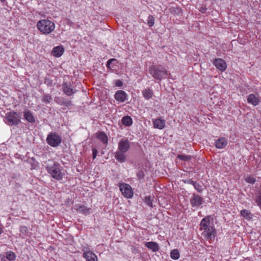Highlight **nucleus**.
<instances>
[{
    "label": "nucleus",
    "mask_w": 261,
    "mask_h": 261,
    "mask_svg": "<svg viewBox=\"0 0 261 261\" xmlns=\"http://www.w3.org/2000/svg\"><path fill=\"white\" fill-rule=\"evenodd\" d=\"M199 230L201 231V235L209 242L214 241L217 231L214 225L210 222V216L203 218L199 224Z\"/></svg>",
    "instance_id": "obj_1"
},
{
    "label": "nucleus",
    "mask_w": 261,
    "mask_h": 261,
    "mask_svg": "<svg viewBox=\"0 0 261 261\" xmlns=\"http://www.w3.org/2000/svg\"><path fill=\"white\" fill-rule=\"evenodd\" d=\"M47 172L54 179L61 180L65 175L66 171L58 162L51 161L45 166Z\"/></svg>",
    "instance_id": "obj_2"
},
{
    "label": "nucleus",
    "mask_w": 261,
    "mask_h": 261,
    "mask_svg": "<svg viewBox=\"0 0 261 261\" xmlns=\"http://www.w3.org/2000/svg\"><path fill=\"white\" fill-rule=\"evenodd\" d=\"M149 73L156 80L161 81L166 79L170 72L162 65H151L148 69Z\"/></svg>",
    "instance_id": "obj_3"
},
{
    "label": "nucleus",
    "mask_w": 261,
    "mask_h": 261,
    "mask_svg": "<svg viewBox=\"0 0 261 261\" xmlns=\"http://www.w3.org/2000/svg\"><path fill=\"white\" fill-rule=\"evenodd\" d=\"M36 26L38 30L45 35L50 34L55 28L54 22L47 19L39 20Z\"/></svg>",
    "instance_id": "obj_4"
},
{
    "label": "nucleus",
    "mask_w": 261,
    "mask_h": 261,
    "mask_svg": "<svg viewBox=\"0 0 261 261\" xmlns=\"http://www.w3.org/2000/svg\"><path fill=\"white\" fill-rule=\"evenodd\" d=\"M62 141L60 136L56 133H50L46 138L47 143L51 147H56L60 145Z\"/></svg>",
    "instance_id": "obj_5"
},
{
    "label": "nucleus",
    "mask_w": 261,
    "mask_h": 261,
    "mask_svg": "<svg viewBox=\"0 0 261 261\" xmlns=\"http://www.w3.org/2000/svg\"><path fill=\"white\" fill-rule=\"evenodd\" d=\"M6 123L10 125H16L20 122L19 115L15 112H10L6 114Z\"/></svg>",
    "instance_id": "obj_6"
},
{
    "label": "nucleus",
    "mask_w": 261,
    "mask_h": 261,
    "mask_svg": "<svg viewBox=\"0 0 261 261\" xmlns=\"http://www.w3.org/2000/svg\"><path fill=\"white\" fill-rule=\"evenodd\" d=\"M119 188L122 194L126 198H130L133 196L132 187L126 184H120Z\"/></svg>",
    "instance_id": "obj_7"
},
{
    "label": "nucleus",
    "mask_w": 261,
    "mask_h": 261,
    "mask_svg": "<svg viewBox=\"0 0 261 261\" xmlns=\"http://www.w3.org/2000/svg\"><path fill=\"white\" fill-rule=\"evenodd\" d=\"M203 202V199L201 196L193 194L190 198V203L193 207H198Z\"/></svg>",
    "instance_id": "obj_8"
},
{
    "label": "nucleus",
    "mask_w": 261,
    "mask_h": 261,
    "mask_svg": "<svg viewBox=\"0 0 261 261\" xmlns=\"http://www.w3.org/2000/svg\"><path fill=\"white\" fill-rule=\"evenodd\" d=\"M130 148V142L126 138H123L118 143V150L126 152Z\"/></svg>",
    "instance_id": "obj_9"
},
{
    "label": "nucleus",
    "mask_w": 261,
    "mask_h": 261,
    "mask_svg": "<svg viewBox=\"0 0 261 261\" xmlns=\"http://www.w3.org/2000/svg\"><path fill=\"white\" fill-rule=\"evenodd\" d=\"M228 144V140L225 137H220L215 140V146L218 149H223Z\"/></svg>",
    "instance_id": "obj_10"
},
{
    "label": "nucleus",
    "mask_w": 261,
    "mask_h": 261,
    "mask_svg": "<svg viewBox=\"0 0 261 261\" xmlns=\"http://www.w3.org/2000/svg\"><path fill=\"white\" fill-rule=\"evenodd\" d=\"M213 64L218 69L221 71H225L227 67L226 62L224 60L220 58L216 59L214 61Z\"/></svg>",
    "instance_id": "obj_11"
},
{
    "label": "nucleus",
    "mask_w": 261,
    "mask_h": 261,
    "mask_svg": "<svg viewBox=\"0 0 261 261\" xmlns=\"http://www.w3.org/2000/svg\"><path fill=\"white\" fill-rule=\"evenodd\" d=\"M153 126L154 128L159 129H163L165 128L166 125V121L162 118H159L153 119L152 121Z\"/></svg>",
    "instance_id": "obj_12"
},
{
    "label": "nucleus",
    "mask_w": 261,
    "mask_h": 261,
    "mask_svg": "<svg viewBox=\"0 0 261 261\" xmlns=\"http://www.w3.org/2000/svg\"><path fill=\"white\" fill-rule=\"evenodd\" d=\"M114 97L117 101L123 102L127 99V95L125 91L118 90L115 93Z\"/></svg>",
    "instance_id": "obj_13"
},
{
    "label": "nucleus",
    "mask_w": 261,
    "mask_h": 261,
    "mask_svg": "<svg viewBox=\"0 0 261 261\" xmlns=\"http://www.w3.org/2000/svg\"><path fill=\"white\" fill-rule=\"evenodd\" d=\"M83 256L86 261H98L97 255L91 251H86L84 252Z\"/></svg>",
    "instance_id": "obj_14"
},
{
    "label": "nucleus",
    "mask_w": 261,
    "mask_h": 261,
    "mask_svg": "<svg viewBox=\"0 0 261 261\" xmlns=\"http://www.w3.org/2000/svg\"><path fill=\"white\" fill-rule=\"evenodd\" d=\"M247 102L249 103L252 104L254 106H256L259 103L260 100L259 97L258 95H256L254 94H250L247 96Z\"/></svg>",
    "instance_id": "obj_15"
},
{
    "label": "nucleus",
    "mask_w": 261,
    "mask_h": 261,
    "mask_svg": "<svg viewBox=\"0 0 261 261\" xmlns=\"http://www.w3.org/2000/svg\"><path fill=\"white\" fill-rule=\"evenodd\" d=\"M63 92L67 96H71L75 92L74 91L72 86L67 83H64L63 85Z\"/></svg>",
    "instance_id": "obj_16"
},
{
    "label": "nucleus",
    "mask_w": 261,
    "mask_h": 261,
    "mask_svg": "<svg viewBox=\"0 0 261 261\" xmlns=\"http://www.w3.org/2000/svg\"><path fill=\"white\" fill-rule=\"evenodd\" d=\"M54 100L57 103L61 106L69 107L71 105V102L70 100H65L63 97H56Z\"/></svg>",
    "instance_id": "obj_17"
},
{
    "label": "nucleus",
    "mask_w": 261,
    "mask_h": 261,
    "mask_svg": "<svg viewBox=\"0 0 261 261\" xmlns=\"http://www.w3.org/2000/svg\"><path fill=\"white\" fill-rule=\"evenodd\" d=\"M145 246L153 252H156L159 250V246L158 244L154 242H145Z\"/></svg>",
    "instance_id": "obj_18"
},
{
    "label": "nucleus",
    "mask_w": 261,
    "mask_h": 261,
    "mask_svg": "<svg viewBox=\"0 0 261 261\" xmlns=\"http://www.w3.org/2000/svg\"><path fill=\"white\" fill-rule=\"evenodd\" d=\"M64 48L62 46L55 47L52 50V54L56 57H61L64 53Z\"/></svg>",
    "instance_id": "obj_19"
},
{
    "label": "nucleus",
    "mask_w": 261,
    "mask_h": 261,
    "mask_svg": "<svg viewBox=\"0 0 261 261\" xmlns=\"http://www.w3.org/2000/svg\"><path fill=\"white\" fill-rule=\"evenodd\" d=\"M143 97L146 100L151 99L153 96V90L150 88H146L142 91Z\"/></svg>",
    "instance_id": "obj_20"
},
{
    "label": "nucleus",
    "mask_w": 261,
    "mask_h": 261,
    "mask_svg": "<svg viewBox=\"0 0 261 261\" xmlns=\"http://www.w3.org/2000/svg\"><path fill=\"white\" fill-rule=\"evenodd\" d=\"M124 153L125 152L118 150L115 153V158L118 162L120 163L124 162L126 160V156Z\"/></svg>",
    "instance_id": "obj_21"
},
{
    "label": "nucleus",
    "mask_w": 261,
    "mask_h": 261,
    "mask_svg": "<svg viewBox=\"0 0 261 261\" xmlns=\"http://www.w3.org/2000/svg\"><path fill=\"white\" fill-rule=\"evenodd\" d=\"M74 209L79 213L82 214H87L89 213V208H87L85 205L82 204H76L74 206Z\"/></svg>",
    "instance_id": "obj_22"
},
{
    "label": "nucleus",
    "mask_w": 261,
    "mask_h": 261,
    "mask_svg": "<svg viewBox=\"0 0 261 261\" xmlns=\"http://www.w3.org/2000/svg\"><path fill=\"white\" fill-rule=\"evenodd\" d=\"M97 138L100 141L102 142L103 144L107 145L108 143V137L107 135L103 132H99L97 134Z\"/></svg>",
    "instance_id": "obj_23"
},
{
    "label": "nucleus",
    "mask_w": 261,
    "mask_h": 261,
    "mask_svg": "<svg viewBox=\"0 0 261 261\" xmlns=\"http://www.w3.org/2000/svg\"><path fill=\"white\" fill-rule=\"evenodd\" d=\"M24 117L29 122L33 123L35 122L34 117L30 111H25L24 112Z\"/></svg>",
    "instance_id": "obj_24"
},
{
    "label": "nucleus",
    "mask_w": 261,
    "mask_h": 261,
    "mask_svg": "<svg viewBox=\"0 0 261 261\" xmlns=\"http://www.w3.org/2000/svg\"><path fill=\"white\" fill-rule=\"evenodd\" d=\"M122 123L126 126H129L133 123L132 118L128 116H125L122 119Z\"/></svg>",
    "instance_id": "obj_25"
},
{
    "label": "nucleus",
    "mask_w": 261,
    "mask_h": 261,
    "mask_svg": "<svg viewBox=\"0 0 261 261\" xmlns=\"http://www.w3.org/2000/svg\"><path fill=\"white\" fill-rule=\"evenodd\" d=\"M19 231L20 232V236L22 238H25L29 236V230L26 226H20Z\"/></svg>",
    "instance_id": "obj_26"
},
{
    "label": "nucleus",
    "mask_w": 261,
    "mask_h": 261,
    "mask_svg": "<svg viewBox=\"0 0 261 261\" xmlns=\"http://www.w3.org/2000/svg\"><path fill=\"white\" fill-rule=\"evenodd\" d=\"M241 215L247 220H250L252 218L251 214L246 210H242L241 211Z\"/></svg>",
    "instance_id": "obj_27"
},
{
    "label": "nucleus",
    "mask_w": 261,
    "mask_h": 261,
    "mask_svg": "<svg viewBox=\"0 0 261 261\" xmlns=\"http://www.w3.org/2000/svg\"><path fill=\"white\" fill-rule=\"evenodd\" d=\"M180 256L179 252L177 249H173L171 251L170 257L173 259H177Z\"/></svg>",
    "instance_id": "obj_28"
},
{
    "label": "nucleus",
    "mask_w": 261,
    "mask_h": 261,
    "mask_svg": "<svg viewBox=\"0 0 261 261\" xmlns=\"http://www.w3.org/2000/svg\"><path fill=\"white\" fill-rule=\"evenodd\" d=\"M6 258L10 261H13L15 259L16 255L11 251H8L6 253Z\"/></svg>",
    "instance_id": "obj_29"
},
{
    "label": "nucleus",
    "mask_w": 261,
    "mask_h": 261,
    "mask_svg": "<svg viewBox=\"0 0 261 261\" xmlns=\"http://www.w3.org/2000/svg\"><path fill=\"white\" fill-rule=\"evenodd\" d=\"M154 17L151 15H149L147 18V24L149 27H152L154 24Z\"/></svg>",
    "instance_id": "obj_30"
},
{
    "label": "nucleus",
    "mask_w": 261,
    "mask_h": 261,
    "mask_svg": "<svg viewBox=\"0 0 261 261\" xmlns=\"http://www.w3.org/2000/svg\"><path fill=\"white\" fill-rule=\"evenodd\" d=\"M177 158L182 161H188L191 160V156L185 154H179L177 155Z\"/></svg>",
    "instance_id": "obj_31"
},
{
    "label": "nucleus",
    "mask_w": 261,
    "mask_h": 261,
    "mask_svg": "<svg viewBox=\"0 0 261 261\" xmlns=\"http://www.w3.org/2000/svg\"><path fill=\"white\" fill-rule=\"evenodd\" d=\"M245 180L247 183H249L251 184H254L256 181L255 178L252 176H247L245 178Z\"/></svg>",
    "instance_id": "obj_32"
},
{
    "label": "nucleus",
    "mask_w": 261,
    "mask_h": 261,
    "mask_svg": "<svg viewBox=\"0 0 261 261\" xmlns=\"http://www.w3.org/2000/svg\"><path fill=\"white\" fill-rule=\"evenodd\" d=\"M52 99L51 95L49 94H45L43 96L42 101L45 103H49Z\"/></svg>",
    "instance_id": "obj_33"
},
{
    "label": "nucleus",
    "mask_w": 261,
    "mask_h": 261,
    "mask_svg": "<svg viewBox=\"0 0 261 261\" xmlns=\"http://www.w3.org/2000/svg\"><path fill=\"white\" fill-rule=\"evenodd\" d=\"M144 201L148 206H153L150 196H146L144 198Z\"/></svg>",
    "instance_id": "obj_34"
},
{
    "label": "nucleus",
    "mask_w": 261,
    "mask_h": 261,
    "mask_svg": "<svg viewBox=\"0 0 261 261\" xmlns=\"http://www.w3.org/2000/svg\"><path fill=\"white\" fill-rule=\"evenodd\" d=\"M194 187L199 193H201L203 191L202 186L199 183L194 184Z\"/></svg>",
    "instance_id": "obj_35"
},
{
    "label": "nucleus",
    "mask_w": 261,
    "mask_h": 261,
    "mask_svg": "<svg viewBox=\"0 0 261 261\" xmlns=\"http://www.w3.org/2000/svg\"><path fill=\"white\" fill-rule=\"evenodd\" d=\"M255 201L258 205H261V191L257 196Z\"/></svg>",
    "instance_id": "obj_36"
},
{
    "label": "nucleus",
    "mask_w": 261,
    "mask_h": 261,
    "mask_svg": "<svg viewBox=\"0 0 261 261\" xmlns=\"http://www.w3.org/2000/svg\"><path fill=\"white\" fill-rule=\"evenodd\" d=\"M137 177L139 179L143 178L144 177V173L143 171L141 170L137 173Z\"/></svg>",
    "instance_id": "obj_37"
},
{
    "label": "nucleus",
    "mask_w": 261,
    "mask_h": 261,
    "mask_svg": "<svg viewBox=\"0 0 261 261\" xmlns=\"http://www.w3.org/2000/svg\"><path fill=\"white\" fill-rule=\"evenodd\" d=\"M115 85L117 87H121L123 85L122 82L120 80H117L115 81Z\"/></svg>",
    "instance_id": "obj_38"
},
{
    "label": "nucleus",
    "mask_w": 261,
    "mask_h": 261,
    "mask_svg": "<svg viewBox=\"0 0 261 261\" xmlns=\"http://www.w3.org/2000/svg\"><path fill=\"white\" fill-rule=\"evenodd\" d=\"M97 153V149L95 148H93L92 149V155H93V159H95L96 158Z\"/></svg>",
    "instance_id": "obj_39"
},
{
    "label": "nucleus",
    "mask_w": 261,
    "mask_h": 261,
    "mask_svg": "<svg viewBox=\"0 0 261 261\" xmlns=\"http://www.w3.org/2000/svg\"><path fill=\"white\" fill-rule=\"evenodd\" d=\"M116 61V59H111L109 60L107 62V66L109 68H110V65L112 62Z\"/></svg>",
    "instance_id": "obj_40"
},
{
    "label": "nucleus",
    "mask_w": 261,
    "mask_h": 261,
    "mask_svg": "<svg viewBox=\"0 0 261 261\" xmlns=\"http://www.w3.org/2000/svg\"><path fill=\"white\" fill-rule=\"evenodd\" d=\"M3 232V226L0 224V235Z\"/></svg>",
    "instance_id": "obj_41"
},
{
    "label": "nucleus",
    "mask_w": 261,
    "mask_h": 261,
    "mask_svg": "<svg viewBox=\"0 0 261 261\" xmlns=\"http://www.w3.org/2000/svg\"><path fill=\"white\" fill-rule=\"evenodd\" d=\"M189 183L192 185L193 186H194V184H196V182L193 181L192 180H190L189 181Z\"/></svg>",
    "instance_id": "obj_42"
},
{
    "label": "nucleus",
    "mask_w": 261,
    "mask_h": 261,
    "mask_svg": "<svg viewBox=\"0 0 261 261\" xmlns=\"http://www.w3.org/2000/svg\"><path fill=\"white\" fill-rule=\"evenodd\" d=\"M6 259L4 256H3L1 257V261H7Z\"/></svg>",
    "instance_id": "obj_43"
}]
</instances>
